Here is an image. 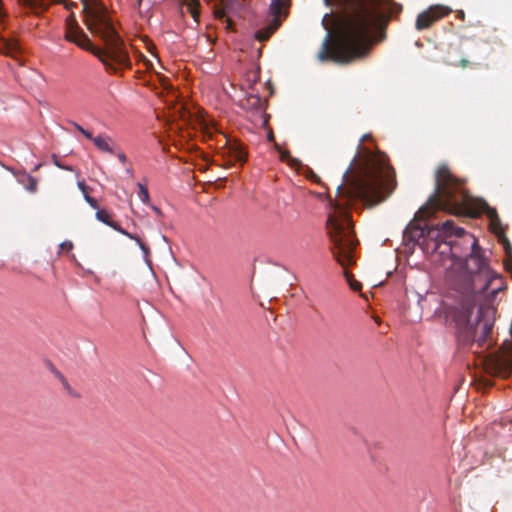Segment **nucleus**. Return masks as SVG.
Wrapping results in <instances>:
<instances>
[{
  "label": "nucleus",
  "instance_id": "nucleus-24",
  "mask_svg": "<svg viewBox=\"0 0 512 512\" xmlns=\"http://www.w3.org/2000/svg\"><path fill=\"white\" fill-rule=\"evenodd\" d=\"M214 13H215V16L219 19H222L225 17V12L222 9H216Z\"/></svg>",
  "mask_w": 512,
  "mask_h": 512
},
{
  "label": "nucleus",
  "instance_id": "nucleus-3",
  "mask_svg": "<svg viewBox=\"0 0 512 512\" xmlns=\"http://www.w3.org/2000/svg\"><path fill=\"white\" fill-rule=\"evenodd\" d=\"M81 2L88 30L103 41L104 47H95L88 36L77 26L69 29L66 39L80 48L90 51L111 73L117 72L116 66L130 68L129 54L108 15L107 8L99 0H81Z\"/></svg>",
  "mask_w": 512,
  "mask_h": 512
},
{
  "label": "nucleus",
  "instance_id": "nucleus-25",
  "mask_svg": "<svg viewBox=\"0 0 512 512\" xmlns=\"http://www.w3.org/2000/svg\"><path fill=\"white\" fill-rule=\"evenodd\" d=\"M117 157L121 163H125L127 161L126 155L122 152L117 154Z\"/></svg>",
  "mask_w": 512,
  "mask_h": 512
},
{
  "label": "nucleus",
  "instance_id": "nucleus-11",
  "mask_svg": "<svg viewBox=\"0 0 512 512\" xmlns=\"http://www.w3.org/2000/svg\"><path fill=\"white\" fill-rule=\"evenodd\" d=\"M0 52L12 58H17L21 53V47L15 39L1 38Z\"/></svg>",
  "mask_w": 512,
  "mask_h": 512
},
{
  "label": "nucleus",
  "instance_id": "nucleus-32",
  "mask_svg": "<svg viewBox=\"0 0 512 512\" xmlns=\"http://www.w3.org/2000/svg\"><path fill=\"white\" fill-rule=\"evenodd\" d=\"M127 173L132 174V170H131V169H128V170H127Z\"/></svg>",
  "mask_w": 512,
  "mask_h": 512
},
{
  "label": "nucleus",
  "instance_id": "nucleus-1",
  "mask_svg": "<svg viewBox=\"0 0 512 512\" xmlns=\"http://www.w3.org/2000/svg\"><path fill=\"white\" fill-rule=\"evenodd\" d=\"M395 170L381 152L373 153L361 143L337 187V200L328 215L327 230L333 243L332 254L344 268L355 263L357 241L347 207L361 200L367 206L384 201L396 186Z\"/></svg>",
  "mask_w": 512,
  "mask_h": 512
},
{
  "label": "nucleus",
  "instance_id": "nucleus-9",
  "mask_svg": "<svg viewBox=\"0 0 512 512\" xmlns=\"http://www.w3.org/2000/svg\"><path fill=\"white\" fill-rule=\"evenodd\" d=\"M2 167L13 173V175L16 177L17 182L21 184L26 191H28L31 194H34L38 190V181L35 177L27 173L26 171H15L13 168L7 167L6 165L2 164Z\"/></svg>",
  "mask_w": 512,
  "mask_h": 512
},
{
  "label": "nucleus",
  "instance_id": "nucleus-26",
  "mask_svg": "<svg viewBox=\"0 0 512 512\" xmlns=\"http://www.w3.org/2000/svg\"><path fill=\"white\" fill-rule=\"evenodd\" d=\"M456 16H457V18H459L460 20H464V18H465V13H464V11L459 10V11H457Z\"/></svg>",
  "mask_w": 512,
  "mask_h": 512
},
{
  "label": "nucleus",
  "instance_id": "nucleus-23",
  "mask_svg": "<svg viewBox=\"0 0 512 512\" xmlns=\"http://www.w3.org/2000/svg\"><path fill=\"white\" fill-rule=\"evenodd\" d=\"M141 60L143 61L144 63V66L147 68V69H151L153 67V64L152 62L147 59L145 56H141Z\"/></svg>",
  "mask_w": 512,
  "mask_h": 512
},
{
  "label": "nucleus",
  "instance_id": "nucleus-19",
  "mask_svg": "<svg viewBox=\"0 0 512 512\" xmlns=\"http://www.w3.org/2000/svg\"><path fill=\"white\" fill-rule=\"evenodd\" d=\"M85 201L93 208V209H99V205L96 199L91 197L90 195H86Z\"/></svg>",
  "mask_w": 512,
  "mask_h": 512
},
{
  "label": "nucleus",
  "instance_id": "nucleus-7",
  "mask_svg": "<svg viewBox=\"0 0 512 512\" xmlns=\"http://www.w3.org/2000/svg\"><path fill=\"white\" fill-rule=\"evenodd\" d=\"M451 12L452 9L448 6L441 4L431 5L417 16L415 27L418 31L429 29L434 23L448 16Z\"/></svg>",
  "mask_w": 512,
  "mask_h": 512
},
{
  "label": "nucleus",
  "instance_id": "nucleus-2",
  "mask_svg": "<svg viewBox=\"0 0 512 512\" xmlns=\"http://www.w3.org/2000/svg\"><path fill=\"white\" fill-rule=\"evenodd\" d=\"M337 14H325L327 35L318 53L320 61L349 63L366 54L373 29L384 30L402 6L393 0H323Z\"/></svg>",
  "mask_w": 512,
  "mask_h": 512
},
{
  "label": "nucleus",
  "instance_id": "nucleus-22",
  "mask_svg": "<svg viewBox=\"0 0 512 512\" xmlns=\"http://www.w3.org/2000/svg\"><path fill=\"white\" fill-rule=\"evenodd\" d=\"M449 64L457 66V64H455V63H449ZM458 66H460L461 68H467L468 66H470V62L467 59L462 58L458 64Z\"/></svg>",
  "mask_w": 512,
  "mask_h": 512
},
{
  "label": "nucleus",
  "instance_id": "nucleus-30",
  "mask_svg": "<svg viewBox=\"0 0 512 512\" xmlns=\"http://www.w3.org/2000/svg\"><path fill=\"white\" fill-rule=\"evenodd\" d=\"M252 99L254 100L253 104H258L260 102V98L259 97H253Z\"/></svg>",
  "mask_w": 512,
  "mask_h": 512
},
{
  "label": "nucleus",
  "instance_id": "nucleus-28",
  "mask_svg": "<svg viewBox=\"0 0 512 512\" xmlns=\"http://www.w3.org/2000/svg\"><path fill=\"white\" fill-rule=\"evenodd\" d=\"M152 210H153L157 215H161V214H162L161 210H160L158 207H156V206H152Z\"/></svg>",
  "mask_w": 512,
  "mask_h": 512
},
{
  "label": "nucleus",
  "instance_id": "nucleus-13",
  "mask_svg": "<svg viewBox=\"0 0 512 512\" xmlns=\"http://www.w3.org/2000/svg\"><path fill=\"white\" fill-rule=\"evenodd\" d=\"M182 4L185 5L193 17L195 21H198L200 12H199V6L200 2L199 0H182Z\"/></svg>",
  "mask_w": 512,
  "mask_h": 512
},
{
  "label": "nucleus",
  "instance_id": "nucleus-33",
  "mask_svg": "<svg viewBox=\"0 0 512 512\" xmlns=\"http://www.w3.org/2000/svg\"><path fill=\"white\" fill-rule=\"evenodd\" d=\"M366 138H367V136H366V135H365V136H363V138H362V141H361V142H363Z\"/></svg>",
  "mask_w": 512,
  "mask_h": 512
},
{
  "label": "nucleus",
  "instance_id": "nucleus-31",
  "mask_svg": "<svg viewBox=\"0 0 512 512\" xmlns=\"http://www.w3.org/2000/svg\"><path fill=\"white\" fill-rule=\"evenodd\" d=\"M30 5H34L36 3V0H26Z\"/></svg>",
  "mask_w": 512,
  "mask_h": 512
},
{
  "label": "nucleus",
  "instance_id": "nucleus-16",
  "mask_svg": "<svg viewBox=\"0 0 512 512\" xmlns=\"http://www.w3.org/2000/svg\"><path fill=\"white\" fill-rule=\"evenodd\" d=\"M72 125L74 126V128L80 132L84 137H86L87 139L89 138H92V133L89 132L88 130L84 129L81 125H79L78 123L76 122H72Z\"/></svg>",
  "mask_w": 512,
  "mask_h": 512
},
{
  "label": "nucleus",
  "instance_id": "nucleus-6",
  "mask_svg": "<svg viewBox=\"0 0 512 512\" xmlns=\"http://www.w3.org/2000/svg\"><path fill=\"white\" fill-rule=\"evenodd\" d=\"M291 0H271L269 7V19L264 27L259 29L255 37L258 41H267L271 35L280 27L282 20L287 16V9Z\"/></svg>",
  "mask_w": 512,
  "mask_h": 512
},
{
  "label": "nucleus",
  "instance_id": "nucleus-14",
  "mask_svg": "<svg viewBox=\"0 0 512 512\" xmlns=\"http://www.w3.org/2000/svg\"><path fill=\"white\" fill-rule=\"evenodd\" d=\"M344 276L350 286V288L353 290V291H359L361 290L362 288V284L357 281L356 279H354L353 275L350 274L348 271H345L344 272Z\"/></svg>",
  "mask_w": 512,
  "mask_h": 512
},
{
  "label": "nucleus",
  "instance_id": "nucleus-27",
  "mask_svg": "<svg viewBox=\"0 0 512 512\" xmlns=\"http://www.w3.org/2000/svg\"><path fill=\"white\" fill-rule=\"evenodd\" d=\"M57 376L60 378V380L62 381V383L65 386H68V383H67L66 379L64 378V376L61 373L57 372Z\"/></svg>",
  "mask_w": 512,
  "mask_h": 512
},
{
  "label": "nucleus",
  "instance_id": "nucleus-29",
  "mask_svg": "<svg viewBox=\"0 0 512 512\" xmlns=\"http://www.w3.org/2000/svg\"><path fill=\"white\" fill-rule=\"evenodd\" d=\"M505 250H506L507 254H509L511 251V245L508 242L505 244Z\"/></svg>",
  "mask_w": 512,
  "mask_h": 512
},
{
  "label": "nucleus",
  "instance_id": "nucleus-15",
  "mask_svg": "<svg viewBox=\"0 0 512 512\" xmlns=\"http://www.w3.org/2000/svg\"><path fill=\"white\" fill-rule=\"evenodd\" d=\"M138 189H139L138 196L141 199V201L145 204H149L150 197H149V192H148V189L146 188V186L141 183H138Z\"/></svg>",
  "mask_w": 512,
  "mask_h": 512
},
{
  "label": "nucleus",
  "instance_id": "nucleus-10",
  "mask_svg": "<svg viewBox=\"0 0 512 512\" xmlns=\"http://www.w3.org/2000/svg\"><path fill=\"white\" fill-rule=\"evenodd\" d=\"M227 155L229 157V161H235L241 164H243L247 159L244 147L236 141L229 143L227 147Z\"/></svg>",
  "mask_w": 512,
  "mask_h": 512
},
{
  "label": "nucleus",
  "instance_id": "nucleus-8",
  "mask_svg": "<svg viewBox=\"0 0 512 512\" xmlns=\"http://www.w3.org/2000/svg\"><path fill=\"white\" fill-rule=\"evenodd\" d=\"M96 218L100 222L108 225L109 227L113 228L114 230L118 231L119 233L127 236L128 238L136 241V243L139 245L140 249L144 252L145 255L149 254V248L148 246L142 242V240L135 234H131L124 230L117 222H114L110 219V214L104 210V209H98L96 212Z\"/></svg>",
  "mask_w": 512,
  "mask_h": 512
},
{
  "label": "nucleus",
  "instance_id": "nucleus-12",
  "mask_svg": "<svg viewBox=\"0 0 512 512\" xmlns=\"http://www.w3.org/2000/svg\"><path fill=\"white\" fill-rule=\"evenodd\" d=\"M89 140L94 143L98 150L110 154L114 153L113 147L111 145L113 142L111 137L102 134L95 137L92 135V138H89Z\"/></svg>",
  "mask_w": 512,
  "mask_h": 512
},
{
  "label": "nucleus",
  "instance_id": "nucleus-20",
  "mask_svg": "<svg viewBox=\"0 0 512 512\" xmlns=\"http://www.w3.org/2000/svg\"><path fill=\"white\" fill-rule=\"evenodd\" d=\"M72 248H73V244L70 241H65V242L61 243V245H60V249L62 251H70V250H72Z\"/></svg>",
  "mask_w": 512,
  "mask_h": 512
},
{
  "label": "nucleus",
  "instance_id": "nucleus-17",
  "mask_svg": "<svg viewBox=\"0 0 512 512\" xmlns=\"http://www.w3.org/2000/svg\"><path fill=\"white\" fill-rule=\"evenodd\" d=\"M77 185L80 191L82 192L84 199H86V195H89V191L91 189L85 184L84 180L78 181Z\"/></svg>",
  "mask_w": 512,
  "mask_h": 512
},
{
  "label": "nucleus",
  "instance_id": "nucleus-21",
  "mask_svg": "<svg viewBox=\"0 0 512 512\" xmlns=\"http://www.w3.org/2000/svg\"><path fill=\"white\" fill-rule=\"evenodd\" d=\"M308 179L315 182V183H320V177L313 171H310L307 175Z\"/></svg>",
  "mask_w": 512,
  "mask_h": 512
},
{
  "label": "nucleus",
  "instance_id": "nucleus-4",
  "mask_svg": "<svg viewBox=\"0 0 512 512\" xmlns=\"http://www.w3.org/2000/svg\"><path fill=\"white\" fill-rule=\"evenodd\" d=\"M464 181L452 174L446 164L438 166L435 172V189L426 204L415 214L414 220L423 221L437 211H445L454 215L478 217L485 213L490 220L494 233L501 231V220L495 208L485 201H474L464 187Z\"/></svg>",
  "mask_w": 512,
  "mask_h": 512
},
{
  "label": "nucleus",
  "instance_id": "nucleus-5",
  "mask_svg": "<svg viewBox=\"0 0 512 512\" xmlns=\"http://www.w3.org/2000/svg\"><path fill=\"white\" fill-rule=\"evenodd\" d=\"M453 228V221L447 220L441 225L420 226L410 223L403 232V242L405 245L417 244L426 253H434L442 248V234L447 236Z\"/></svg>",
  "mask_w": 512,
  "mask_h": 512
},
{
  "label": "nucleus",
  "instance_id": "nucleus-18",
  "mask_svg": "<svg viewBox=\"0 0 512 512\" xmlns=\"http://www.w3.org/2000/svg\"><path fill=\"white\" fill-rule=\"evenodd\" d=\"M53 163L60 169L73 171V168L71 166L63 165L55 155L53 156Z\"/></svg>",
  "mask_w": 512,
  "mask_h": 512
}]
</instances>
